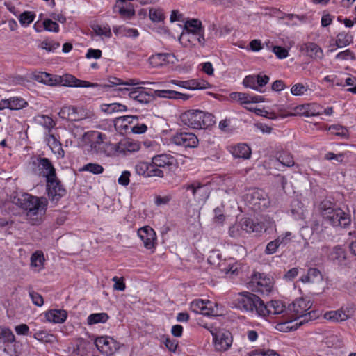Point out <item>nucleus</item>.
I'll return each instance as SVG.
<instances>
[{"instance_id":"60","label":"nucleus","mask_w":356,"mask_h":356,"mask_svg":"<svg viewBox=\"0 0 356 356\" xmlns=\"http://www.w3.org/2000/svg\"><path fill=\"white\" fill-rule=\"evenodd\" d=\"M169 56L168 54H158L156 55H153L149 58V60L151 64L154 65H161L162 61H165L167 58Z\"/></svg>"},{"instance_id":"7","label":"nucleus","mask_w":356,"mask_h":356,"mask_svg":"<svg viewBox=\"0 0 356 356\" xmlns=\"http://www.w3.org/2000/svg\"><path fill=\"white\" fill-rule=\"evenodd\" d=\"M262 300L257 295L250 292H243L238 294L234 300L235 307L242 311L254 312L259 316L260 305Z\"/></svg>"},{"instance_id":"26","label":"nucleus","mask_w":356,"mask_h":356,"mask_svg":"<svg viewBox=\"0 0 356 356\" xmlns=\"http://www.w3.org/2000/svg\"><path fill=\"white\" fill-rule=\"evenodd\" d=\"M230 152L235 158L247 159L251 156V149L245 143H239L231 147Z\"/></svg>"},{"instance_id":"30","label":"nucleus","mask_w":356,"mask_h":356,"mask_svg":"<svg viewBox=\"0 0 356 356\" xmlns=\"http://www.w3.org/2000/svg\"><path fill=\"white\" fill-rule=\"evenodd\" d=\"M140 145L138 142L125 140L124 141H121L119 143L117 150L120 152L122 153H131L137 152L140 149Z\"/></svg>"},{"instance_id":"27","label":"nucleus","mask_w":356,"mask_h":356,"mask_svg":"<svg viewBox=\"0 0 356 356\" xmlns=\"http://www.w3.org/2000/svg\"><path fill=\"white\" fill-rule=\"evenodd\" d=\"M67 317V313L64 309H51L45 312L46 319L54 323H63Z\"/></svg>"},{"instance_id":"3","label":"nucleus","mask_w":356,"mask_h":356,"mask_svg":"<svg viewBox=\"0 0 356 356\" xmlns=\"http://www.w3.org/2000/svg\"><path fill=\"white\" fill-rule=\"evenodd\" d=\"M181 122L194 129H206L216 123L215 116L200 110H188L180 115Z\"/></svg>"},{"instance_id":"49","label":"nucleus","mask_w":356,"mask_h":356,"mask_svg":"<svg viewBox=\"0 0 356 356\" xmlns=\"http://www.w3.org/2000/svg\"><path fill=\"white\" fill-rule=\"evenodd\" d=\"M150 163L140 162L136 165V172L139 175L148 177Z\"/></svg>"},{"instance_id":"5","label":"nucleus","mask_w":356,"mask_h":356,"mask_svg":"<svg viewBox=\"0 0 356 356\" xmlns=\"http://www.w3.org/2000/svg\"><path fill=\"white\" fill-rule=\"evenodd\" d=\"M310 307L311 305L309 302H307L305 299H296L287 307V309L286 310V315L289 316L291 322L298 318H302L301 320H307L305 323H308L316 318L315 311L306 313Z\"/></svg>"},{"instance_id":"4","label":"nucleus","mask_w":356,"mask_h":356,"mask_svg":"<svg viewBox=\"0 0 356 356\" xmlns=\"http://www.w3.org/2000/svg\"><path fill=\"white\" fill-rule=\"evenodd\" d=\"M13 202L19 207L28 212L29 215H36L38 213H45L47 204L36 196L24 193L14 197Z\"/></svg>"},{"instance_id":"9","label":"nucleus","mask_w":356,"mask_h":356,"mask_svg":"<svg viewBox=\"0 0 356 356\" xmlns=\"http://www.w3.org/2000/svg\"><path fill=\"white\" fill-rule=\"evenodd\" d=\"M248 284L253 291L268 295L273 287V281L264 273L255 272Z\"/></svg>"},{"instance_id":"18","label":"nucleus","mask_w":356,"mask_h":356,"mask_svg":"<svg viewBox=\"0 0 356 356\" xmlns=\"http://www.w3.org/2000/svg\"><path fill=\"white\" fill-rule=\"evenodd\" d=\"M152 163L156 166L163 168V170L172 171L177 167V160L169 154H161L155 155L152 159Z\"/></svg>"},{"instance_id":"57","label":"nucleus","mask_w":356,"mask_h":356,"mask_svg":"<svg viewBox=\"0 0 356 356\" xmlns=\"http://www.w3.org/2000/svg\"><path fill=\"white\" fill-rule=\"evenodd\" d=\"M60 46V44L57 42L53 40H44L41 44L40 47L46 51L51 52L54 51L56 49H58Z\"/></svg>"},{"instance_id":"55","label":"nucleus","mask_w":356,"mask_h":356,"mask_svg":"<svg viewBox=\"0 0 356 356\" xmlns=\"http://www.w3.org/2000/svg\"><path fill=\"white\" fill-rule=\"evenodd\" d=\"M40 123L50 131L55 126V122L53 119L47 115H42L39 116Z\"/></svg>"},{"instance_id":"12","label":"nucleus","mask_w":356,"mask_h":356,"mask_svg":"<svg viewBox=\"0 0 356 356\" xmlns=\"http://www.w3.org/2000/svg\"><path fill=\"white\" fill-rule=\"evenodd\" d=\"M328 259L341 268L349 267L350 264L346 250L339 245L332 248L328 254Z\"/></svg>"},{"instance_id":"20","label":"nucleus","mask_w":356,"mask_h":356,"mask_svg":"<svg viewBox=\"0 0 356 356\" xmlns=\"http://www.w3.org/2000/svg\"><path fill=\"white\" fill-rule=\"evenodd\" d=\"M171 82L173 84L188 90H203L210 88V84L206 81H198L195 79L184 81L172 80Z\"/></svg>"},{"instance_id":"58","label":"nucleus","mask_w":356,"mask_h":356,"mask_svg":"<svg viewBox=\"0 0 356 356\" xmlns=\"http://www.w3.org/2000/svg\"><path fill=\"white\" fill-rule=\"evenodd\" d=\"M335 58L341 60H347L349 59L355 60L356 59L354 53L350 49H346L345 51L338 53L336 55Z\"/></svg>"},{"instance_id":"14","label":"nucleus","mask_w":356,"mask_h":356,"mask_svg":"<svg viewBox=\"0 0 356 356\" xmlns=\"http://www.w3.org/2000/svg\"><path fill=\"white\" fill-rule=\"evenodd\" d=\"M287 307L284 303L278 300H273L268 302L266 304L262 300L260 305L259 316H266L269 315H277L284 313V316L286 315Z\"/></svg>"},{"instance_id":"17","label":"nucleus","mask_w":356,"mask_h":356,"mask_svg":"<svg viewBox=\"0 0 356 356\" xmlns=\"http://www.w3.org/2000/svg\"><path fill=\"white\" fill-rule=\"evenodd\" d=\"M137 234L143 242L144 247L146 249H155L157 244V236L155 231L150 226H144L139 228Z\"/></svg>"},{"instance_id":"21","label":"nucleus","mask_w":356,"mask_h":356,"mask_svg":"<svg viewBox=\"0 0 356 356\" xmlns=\"http://www.w3.org/2000/svg\"><path fill=\"white\" fill-rule=\"evenodd\" d=\"M353 314L351 309L343 307L336 311L327 312L325 314V318L332 321H343L349 318Z\"/></svg>"},{"instance_id":"29","label":"nucleus","mask_w":356,"mask_h":356,"mask_svg":"<svg viewBox=\"0 0 356 356\" xmlns=\"http://www.w3.org/2000/svg\"><path fill=\"white\" fill-rule=\"evenodd\" d=\"M58 115L60 118L68 121L79 120L77 108L73 106H63L58 113Z\"/></svg>"},{"instance_id":"31","label":"nucleus","mask_w":356,"mask_h":356,"mask_svg":"<svg viewBox=\"0 0 356 356\" xmlns=\"http://www.w3.org/2000/svg\"><path fill=\"white\" fill-rule=\"evenodd\" d=\"M106 138V136L104 134L98 132L97 140L92 144L91 146L97 153H104L108 155L109 153L106 152L105 147L109 146L111 144H108L104 142Z\"/></svg>"},{"instance_id":"45","label":"nucleus","mask_w":356,"mask_h":356,"mask_svg":"<svg viewBox=\"0 0 356 356\" xmlns=\"http://www.w3.org/2000/svg\"><path fill=\"white\" fill-rule=\"evenodd\" d=\"M220 270L225 274L230 273L231 275H238V264L234 262H229V269H225L223 266H225V261L219 262L218 264Z\"/></svg>"},{"instance_id":"36","label":"nucleus","mask_w":356,"mask_h":356,"mask_svg":"<svg viewBox=\"0 0 356 356\" xmlns=\"http://www.w3.org/2000/svg\"><path fill=\"white\" fill-rule=\"evenodd\" d=\"M102 110L107 113H113L118 111H125L127 108L125 105L120 103L105 104L102 105Z\"/></svg>"},{"instance_id":"64","label":"nucleus","mask_w":356,"mask_h":356,"mask_svg":"<svg viewBox=\"0 0 356 356\" xmlns=\"http://www.w3.org/2000/svg\"><path fill=\"white\" fill-rule=\"evenodd\" d=\"M242 231L240 223L234 224L229 227V234L232 238H237L241 235Z\"/></svg>"},{"instance_id":"44","label":"nucleus","mask_w":356,"mask_h":356,"mask_svg":"<svg viewBox=\"0 0 356 356\" xmlns=\"http://www.w3.org/2000/svg\"><path fill=\"white\" fill-rule=\"evenodd\" d=\"M156 97L177 99V91L172 90H154Z\"/></svg>"},{"instance_id":"41","label":"nucleus","mask_w":356,"mask_h":356,"mask_svg":"<svg viewBox=\"0 0 356 356\" xmlns=\"http://www.w3.org/2000/svg\"><path fill=\"white\" fill-rule=\"evenodd\" d=\"M118 8L119 14L124 18L130 19L135 15V10L132 4L129 3L126 7H119L115 5L114 9Z\"/></svg>"},{"instance_id":"23","label":"nucleus","mask_w":356,"mask_h":356,"mask_svg":"<svg viewBox=\"0 0 356 356\" xmlns=\"http://www.w3.org/2000/svg\"><path fill=\"white\" fill-rule=\"evenodd\" d=\"M209 303H210L209 301L206 302L202 300L197 299L191 302L190 309L195 314H202L207 316H215L213 309L207 307V305Z\"/></svg>"},{"instance_id":"37","label":"nucleus","mask_w":356,"mask_h":356,"mask_svg":"<svg viewBox=\"0 0 356 356\" xmlns=\"http://www.w3.org/2000/svg\"><path fill=\"white\" fill-rule=\"evenodd\" d=\"M187 191H191L192 194L194 197H196L197 195V193L200 191H204V195L207 193V187L206 186L202 184L198 181H195L192 184H186L183 186Z\"/></svg>"},{"instance_id":"48","label":"nucleus","mask_w":356,"mask_h":356,"mask_svg":"<svg viewBox=\"0 0 356 356\" xmlns=\"http://www.w3.org/2000/svg\"><path fill=\"white\" fill-rule=\"evenodd\" d=\"M82 170L99 175L104 172V168L98 163H89L83 167Z\"/></svg>"},{"instance_id":"38","label":"nucleus","mask_w":356,"mask_h":356,"mask_svg":"<svg viewBox=\"0 0 356 356\" xmlns=\"http://www.w3.org/2000/svg\"><path fill=\"white\" fill-rule=\"evenodd\" d=\"M149 17L153 22H161L165 19L163 10L159 8H151L149 11Z\"/></svg>"},{"instance_id":"8","label":"nucleus","mask_w":356,"mask_h":356,"mask_svg":"<svg viewBox=\"0 0 356 356\" xmlns=\"http://www.w3.org/2000/svg\"><path fill=\"white\" fill-rule=\"evenodd\" d=\"M115 91L121 92L123 95L129 92V97L140 104H146L154 100L156 95L154 90H147L143 87H136L129 88L126 87H118L114 89Z\"/></svg>"},{"instance_id":"63","label":"nucleus","mask_w":356,"mask_h":356,"mask_svg":"<svg viewBox=\"0 0 356 356\" xmlns=\"http://www.w3.org/2000/svg\"><path fill=\"white\" fill-rule=\"evenodd\" d=\"M344 156L343 153L335 154L333 152H329L325 154L324 159L327 161L335 160L338 163H342Z\"/></svg>"},{"instance_id":"43","label":"nucleus","mask_w":356,"mask_h":356,"mask_svg":"<svg viewBox=\"0 0 356 356\" xmlns=\"http://www.w3.org/2000/svg\"><path fill=\"white\" fill-rule=\"evenodd\" d=\"M277 160L284 166L291 167L295 165L292 155L287 152H282L280 154Z\"/></svg>"},{"instance_id":"50","label":"nucleus","mask_w":356,"mask_h":356,"mask_svg":"<svg viewBox=\"0 0 356 356\" xmlns=\"http://www.w3.org/2000/svg\"><path fill=\"white\" fill-rule=\"evenodd\" d=\"M257 77L256 75H248L246 76L243 81V85L245 88H251L254 90H259L257 87Z\"/></svg>"},{"instance_id":"46","label":"nucleus","mask_w":356,"mask_h":356,"mask_svg":"<svg viewBox=\"0 0 356 356\" xmlns=\"http://www.w3.org/2000/svg\"><path fill=\"white\" fill-rule=\"evenodd\" d=\"M10 104V110H18L24 108L27 104L26 102L20 97H12L8 99Z\"/></svg>"},{"instance_id":"39","label":"nucleus","mask_w":356,"mask_h":356,"mask_svg":"<svg viewBox=\"0 0 356 356\" xmlns=\"http://www.w3.org/2000/svg\"><path fill=\"white\" fill-rule=\"evenodd\" d=\"M33 337L42 342L52 343L54 340V336L48 333L45 330H39L34 333Z\"/></svg>"},{"instance_id":"33","label":"nucleus","mask_w":356,"mask_h":356,"mask_svg":"<svg viewBox=\"0 0 356 356\" xmlns=\"http://www.w3.org/2000/svg\"><path fill=\"white\" fill-rule=\"evenodd\" d=\"M91 84L96 85L95 86H88V88H98L99 90H108L109 88L118 86H122L123 81L117 77H110L108 79V83L106 84H99L97 83H90Z\"/></svg>"},{"instance_id":"51","label":"nucleus","mask_w":356,"mask_h":356,"mask_svg":"<svg viewBox=\"0 0 356 356\" xmlns=\"http://www.w3.org/2000/svg\"><path fill=\"white\" fill-rule=\"evenodd\" d=\"M330 130L334 131V134L343 138L348 136V130L346 127L340 124H332L330 127Z\"/></svg>"},{"instance_id":"10","label":"nucleus","mask_w":356,"mask_h":356,"mask_svg":"<svg viewBox=\"0 0 356 356\" xmlns=\"http://www.w3.org/2000/svg\"><path fill=\"white\" fill-rule=\"evenodd\" d=\"M46 190L50 201L56 203L67 193V190L57 176L46 181Z\"/></svg>"},{"instance_id":"56","label":"nucleus","mask_w":356,"mask_h":356,"mask_svg":"<svg viewBox=\"0 0 356 356\" xmlns=\"http://www.w3.org/2000/svg\"><path fill=\"white\" fill-rule=\"evenodd\" d=\"M158 177L160 178L164 177V170L159 166H156L155 164L152 163V161L150 163L148 175V177Z\"/></svg>"},{"instance_id":"16","label":"nucleus","mask_w":356,"mask_h":356,"mask_svg":"<svg viewBox=\"0 0 356 356\" xmlns=\"http://www.w3.org/2000/svg\"><path fill=\"white\" fill-rule=\"evenodd\" d=\"M171 140L176 145L189 148H195L199 143L197 136L188 132L177 133L172 137Z\"/></svg>"},{"instance_id":"24","label":"nucleus","mask_w":356,"mask_h":356,"mask_svg":"<svg viewBox=\"0 0 356 356\" xmlns=\"http://www.w3.org/2000/svg\"><path fill=\"white\" fill-rule=\"evenodd\" d=\"M301 50L305 51L307 56L314 60H321L324 56L323 49L314 42L305 43Z\"/></svg>"},{"instance_id":"28","label":"nucleus","mask_w":356,"mask_h":356,"mask_svg":"<svg viewBox=\"0 0 356 356\" xmlns=\"http://www.w3.org/2000/svg\"><path fill=\"white\" fill-rule=\"evenodd\" d=\"M240 224L241 229L248 233L259 232L263 229V225L261 223L254 222V220L250 218H242L240 221Z\"/></svg>"},{"instance_id":"13","label":"nucleus","mask_w":356,"mask_h":356,"mask_svg":"<svg viewBox=\"0 0 356 356\" xmlns=\"http://www.w3.org/2000/svg\"><path fill=\"white\" fill-rule=\"evenodd\" d=\"M213 343L216 350L226 351L232 346L233 337L232 333L226 330H220L216 332H211Z\"/></svg>"},{"instance_id":"62","label":"nucleus","mask_w":356,"mask_h":356,"mask_svg":"<svg viewBox=\"0 0 356 356\" xmlns=\"http://www.w3.org/2000/svg\"><path fill=\"white\" fill-rule=\"evenodd\" d=\"M307 90L302 83H298L292 86L291 89V93L295 96H299L303 95Z\"/></svg>"},{"instance_id":"54","label":"nucleus","mask_w":356,"mask_h":356,"mask_svg":"<svg viewBox=\"0 0 356 356\" xmlns=\"http://www.w3.org/2000/svg\"><path fill=\"white\" fill-rule=\"evenodd\" d=\"M93 30L97 35H104L107 38H110L111 36V31L108 25L104 26L96 25L93 27Z\"/></svg>"},{"instance_id":"32","label":"nucleus","mask_w":356,"mask_h":356,"mask_svg":"<svg viewBox=\"0 0 356 356\" xmlns=\"http://www.w3.org/2000/svg\"><path fill=\"white\" fill-rule=\"evenodd\" d=\"M286 322L278 323L276 327L279 331L286 332L289 331L296 330L298 327H300L302 325L305 324V321H307V320H300L299 322L296 323L294 325L290 326L289 325V323H291V322L290 321L289 316H286Z\"/></svg>"},{"instance_id":"22","label":"nucleus","mask_w":356,"mask_h":356,"mask_svg":"<svg viewBox=\"0 0 356 356\" xmlns=\"http://www.w3.org/2000/svg\"><path fill=\"white\" fill-rule=\"evenodd\" d=\"M353 42V35L350 32L341 31L337 35L335 42L330 44L332 47L329 51L332 52L337 48H343L348 46Z\"/></svg>"},{"instance_id":"61","label":"nucleus","mask_w":356,"mask_h":356,"mask_svg":"<svg viewBox=\"0 0 356 356\" xmlns=\"http://www.w3.org/2000/svg\"><path fill=\"white\" fill-rule=\"evenodd\" d=\"M273 51L280 59L285 58L289 56L288 50L286 48L280 46H274L273 48Z\"/></svg>"},{"instance_id":"6","label":"nucleus","mask_w":356,"mask_h":356,"mask_svg":"<svg viewBox=\"0 0 356 356\" xmlns=\"http://www.w3.org/2000/svg\"><path fill=\"white\" fill-rule=\"evenodd\" d=\"M204 29L200 20L197 19H191L187 20L184 26V31L179 37V41H191L190 37H195L197 42L202 46L205 45L207 39L204 35Z\"/></svg>"},{"instance_id":"15","label":"nucleus","mask_w":356,"mask_h":356,"mask_svg":"<svg viewBox=\"0 0 356 356\" xmlns=\"http://www.w3.org/2000/svg\"><path fill=\"white\" fill-rule=\"evenodd\" d=\"M33 165L38 168L39 175L45 177L46 181L57 176L56 169L48 158L38 156L33 161Z\"/></svg>"},{"instance_id":"59","label":"nucleus","mask_w":356,"mask_h":356,"mask_svg":"<svg viewBox=\"0 0 356 356\" xmlns=\"http://www.w3.org/2000/svg\"><path fill=\"white\" fill-rule=\"evenodd\" d=\"M29 293L33 303L35 305L41 307L44 304L43 298L40 293L33 290L29 291Z\"/></svg>"},{"instance_id":"40","label":"nucleus","mask_w":356,"mask_h":356,"mask_svg":"<svg viewBox=\"0 0 356 356\" xmlns=\"http://www.w3.org/2000/svg\"><path fill=\"white\" fill-rule=\"evenodd\" d=\"M35 17V14L31 11H24L19 16V21L22 26L31 24Z\"/></svg>"},{"instance_id":"53","label":"nucleus","mask_w":356,"mask_h":356,"mask_svg":"<svg viewBox=\"0 0 356 356\" xmlns=\"http://www.w3.org/2000/svg\"><path fill=\"white\" fill-rule=\"evenodd\" d=\"M257 87L259 90L257 92H264L263 88L268 83L270 77L267 75H262L261 74H257Z\"/></svg>"},{"instance_id":"34","label":"nucleus","mask_w":356,"mask_h":356,"mask_svg":"<svg viewBox=\"0 0 356 356\" xmlns=\"http://www.w3.org/2000/svg\"><path fill=\"white\" fill-rule=\"evenodd\" d=\"M109 318V316L107 313H95L91 314L87 318V323L88 325H95L97 323H104Z\"/></svg>"},{"instance_id":"52","label":"nucleus","mask_w":356,"mask_h":356,"mask_svg":"<svg viewBox=\"0 0 356 356\" xmlns=\"http://www.w3.org/2000/svg\"><path fill=\"white\" fill-rule=\"evenodd\" d=\"M307 273L309 274V278H310L311 282H318L323 280V275L321 271L316 268H309Z\"/></svg>"},{"instance_id":"11","label":"nucleus","mask_w":356,"mask_h":356,"mask_svg":"<svg viewBox=\"0 0 356 356\" xmlns=\"http://www.w3.org/2000/svg\"><path fill=\"white\" fill-rule=\"evenodd\" d=\"M95 343L97 349L107 356L113 355L121 346L119 342L107 336L97 337Z\"/></svg>"},{"instance_id":"19","label":"nucleus","mask_w":356,"mask_h":356,"mask_svg":"<svg viewBox=\"0 0 356 356\" xmlns=\"http://www.w3.org/2000/svg\"><path fill=\"white\" fill-rule=\"evenodd\" d=\"M321 110L322 108L316 104L299 105L295 108L297 115L305 117L322 115Z\"/></svg>"},{"instance_id":"25","label":"nucleus","mask_w":356,"mask_h":356,"mask_svg":"<svg viewBox=\"0 0 356 356\" xmlns=\"http://www.w3.org/2000/svg\"><path fill=\"white\" fill-rule=\"evenodd\" d=\"M252 199L254 205H258L259 209L264 210L269 207L270 201L268 195L263 191H256L252 194Z\"/></svg>"},{"instance_id":"1","label":"nucleus","mask_w":356,"mask_h":356,"mask_svg":"<svg viewBox=\"0 0 356 356\" xmlns=\"http://www.w3.org/2000/svg\"><path fill=\"white\" fill-rule=\"evenodd\" d=\"M319 211L323 218L335 228L348 229L351 227V214L327 200L320 202Z\"/></svg>"},{"instance_id":"47","label":"nucleus","mask_w":356,"mask_h":356,"mask_svg":"<svg viewBox=\"0 0 356 356\" xmlns=\"http://www.w3.org/2000/svg\"><path fill=\"white\" fill-rule=\"evenodd\" d=\"M43 29L49 32L58 33L59 31L58 24L51 19H46L42 22Z\"/></svg>"},{"instance_id":"35","label":"nucleus","mask_w":356,"mask_h":356,"mask_svg":"<svg viewBox=\"0 0 356 356\" xmlns=\"http://www.w3.org/2000/svg\"><path fill=\"white\" fill-rule=\"evenodd\" d=\"M15 341V337L8 327L0 326V343H12Z\"/></svg>"},{"instance_id":"42","label":"nucleus","mask_w":356,"mask_h":356,"mask_svg":"<svg viewBox=\"0 0 356 356\" xmlns=\"http://www.w3.org/2000/svg\"><path fill=\"white\" fill-rule=\"evenodd\" d=\"M44 262V254L42 251H36L31 257V265L41 268Z\"/></svg>"},{"instance_id":"2","label":"nucleus","mask_w":356,"mask_h":356,"mask_svg":"<svg viewBox=\"0 0 356 356\" xmlns=\"http://www.w3.org/2000/svg\"><path fill=\"white\" fill-rule=\"evenodd\" d=\"M33 78L38 82L51 86H63L67 87L86 88L96 86L91 84L89 81L79 79L70 74L59 76L47 72H35L33 74Z\"/></svg>"}]
</instances>
